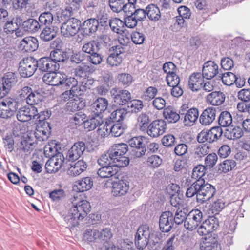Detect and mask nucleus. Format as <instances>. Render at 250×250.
Segmentation results:
<instances>
[{
	"instance_id": "obj_1",
	"label": "nucleus",
	"mask_w": 250,
	"mask_h": 250,
	"mask_svg": "<svg viewBox=\"0 0 250 250\" xmlns=\"http://www.w3.org/2000/svg\"><path fill=\"white\" fill-rule=\"evenodd\" d=\"M71 206L69 209L64 219L68 227L72 228L78 225L89 212L90 205L86 201L82 200L78 196H74L70 199Z\"/></svg>"
},
{
	"instance_id": "obj_2",
	"label": "nucleus",
	"mask_w": 250,
	"mask_h": 250,
	"mask_svg": "<svg viewBox=\"0 0 250 250\" xmlns=\"http://www.w3.org/2000/svg\"><path fill=\"white\" fill-rule=\"evenodd\" d=\"M108 151L111 156L112 163L119 168L125 167L129 164V158L124 156L128 151L127 144L125 143L114 144Z\"/></svg>"
},
{
	"instance_id": "obj_3",
	"label": "nucleus",
	"mask_w": 250,
	"mask_h": 250,
	"mask_svg": "<svg viewBox=\"0 0 250 250\" xmlns=\"http://www.w3.org/2000/svg\"><path fill=\"white\" fill-rule=\"evenodd\" d=\"M36 59L29 57L23 58L19 63L18 71L20 75L23 78L32 76L37 70Z\"/></svg>"
},
{
	"instance_id": "obj_4",
	"label": "nucleus",
	"mask_w": 250,
	"mask_h": 250,
	"mask_svg": "<svg viewBox=\"0 0 250 250\" xmlns=\"http://www.w3.org/2000/svg\"><path fill=\"white\" fill-rule=\"evenodd\" d=\"M18 108V103L14 99L7 98L0 103V117L10 118Z\"/></svg>"
},
{
	"instance_id": "obj_5",
	"label": "nucleus",
	"mask_w": 250,
	"mask_h": 250,
	"mask_svg": "<svg viewBox=\"0 0 250 250\" xmlns=\"http://www.w3.org/2000/svg\"><path fill=\"white\" fill-rule=\"evenodd\" d=\"M150 237L151 230L147 225L140 227L135 236V243L137 248L140 250H143L148 245Z\"/></svg>"
},
{
	"instance_id": "obj_6",
	"label": "nucleus",
	"mask_w": 250,
	"mask_h": 250,
	"mask_svg": "<svg viewBox=\"0 0 250 250\" xmlns=\"http://www.w3.org/2000/svg\"><path fill=\"white\" fill-rule=\"evenodd\" d=\"M199 181L197 202L203 203L209 201L213 197L215 193V188L211 184L205 183L204 179H200Z\"/></svg>"
},
{
	"instance_id": "obj_7",
	"label": "nucleus",
	"mask_w": 250,
	"mask_h": 250,
	"mask_svg": "<svg viewBox=\"0 0 250 250\" xmlns=\"http://www.w3.org/2000/svg\"><path fill=\"white\" fill-rule=\"evenodd\" d=\"M80 24V20L72 17L62 24L61 33L65 37H73L79 32Z\"/></svg>"
},
{
	"instance_id": "obj_8",
	"label": "nucleus",
	"mask_w": 250,
	"mask_h": 250,
	"mask_svg": "<svg viewBox=\"0 0 250 250\" xmlns=\"http://www.w3.org/2000/svg\"><path fill=\"white\" fill-rule=\"evenodd\" d=\"M110 54L107 58V63L111 66H118L123 61L125 49L121 45L112 46L110 49Z\"/></svg>"
},
{
	"instance_id": "obj_9",
	"label": "nucleus",
	"mask_w": 250,
	"mask_h": 250,
	"mask_svg": "<svg viewBox=\"0 0 250 250\" xmlns=\"http://www.w3.org/2000/svg\"><path fill=\"white\" fill-rule=\"evenodd\" d=\"M203 213L199 209H194L188 214L184 222L185 228L192 231L196 229L202 221Z\"/></svg>"
},
{
	"instance_id": "obj_10",
	"label": "nucleus",
	"mask_w": 250,
	"mask_h": 250,
	"mask_svg": "<svg viewBox=\"0 0 250 250\" xmlns=\"http://www.w3.org/2000/svg\"><path fill=\"white\" fill-rule=\"evenodd\" d=\"M167 128V124L163 120H157L151 123L146 130L147 134L151 137L156 138L162 135Z\"/></svg>"
},
{
	"instance_id": "obj_11",
	"label": "nucleus",
	"mask_w": 250,
	"mask_h": 250,
	"mask_svg": "<svg viewBox=\"0 0 250 250\" xmlns=\"http://www.w3.org/2000/svg\"><path fill=\"white\" fill-rule=\"evenodd\" d=\"M145 137L142 136L134 137L128 140V144L131 147L134 148L132 152L133 155L137 158H139L144 155L146 148L143 143Z\"/></svg>"
},
{
	"instance_id": "obj_12",
	"label": "nucleus",
	"mask_w": 250,
	"mask_h": 250,
	"mask_svg": "<svg viewBox=\"0 0 250 250\" xmlns=\"http://www.w3.org/2000/svg\"><path fill=\"white\" fill-rule=\"evenodd\" d=\"M174 223V216L171 211H165L162 213L159 219V227L162 232L170 231Z\"/></svg>"
},
{
	"instance_id": "obj_13",
	"label": "nucleus",
	"mask_w": 250,
	"mask_h": 250,
	"mask_svg": "<svg viewBox=\"0 0 250 250\" xmlns=\"http://www.w3.org/2000/svg\"><path fill=\"white\" fill-rule=\"evenodd\" d=\"M111 93L114 102L119 105H123L128 104L131 99V93L125 89L114 88Z\"/></svg>"
},
{
	"instance_id": "obj_14",
	"label": "nucleus",
	"mask_w": 250,
	"mask_h": 250,
	"mask_svg": "<svg viewBox=\"0 0 250 250\" xmlns=\"http://www.w3.org/2000/svg\"><path fill=\"white\" fill-rule=\"evenodd\" d=\"M68 79H66L65 74L56 72V71H54L52 68L49 69V72H48V85L52 87L48 90L51 91L53 88V86H58L59 84H62L67 82Z\"/></svg>"
},
{
	"instance_id": "obj_15",
	"label": "nucleus",
	"mask_w": 250,
	"mask_h": 250,
	"mask_svg": "<svg viewBox=\"0 0 250 250\" xmlns=\"http://www.w3.org/2000/svg\"><path fill=\"white\" fill-rule=\"evenodd\" d=\"M65 57L61 49L57 50H51L50 57H48V72L49 69L52 68L54 71H57L59 68V65L57 62H64Z\"/></svg>"
},
{
	"instance_id": "obj_16",
	"label": "nucleus",
	"mask_w": 250,
	"mask_h": 250,
	"mask_svg": "<svg viewBox=\"0 0 250 250\" xmlns=\"http://www.w3.org/2000/svg\"><path fill=\"white\" fill-rule=\"evenodd\" d=\"M202 74L203 76L208 80L211 79L215 76L218 77V75L220 74L218 65L213 61L206 62L203 66Z\"/></svg>"
},
{
	"instance_id": "obj_17",
	"label": "nucleus",
	"mask_w": 250,
	"mask_h": 250,
	"mask_svg": "<svg viewBox=\"0 0 250 250\" xmlns=\"http://www.w3.org/2000/svg\"><path fill=\"white\" fill-rule=\"evenodd\" d=\"M112 194L115 197H121L125 195L129 188L128 183L124 180H118L112 183Z\"/></svg>"
},
{
	"instance_id": "obj_18",
	"label": "nucleus",
	"mask_w": 250,
	"mask_h": 250,
	"mask_svg": "<svg viewBox=\"0 0 250 250\" xmlns=\"http://www.w3.org/2000/svg\"><path fill=\"white\" fill-rule=\"evenodd\" d=\"M203 75L200 72H194L189 77L188 86L193 91H197L201 89L204 83Z\"/></svg>"
},
{
	"instance_id": "obj_19",
	"label": "nucleus",
	"mask_w": 250,
	"mask_h": 250,
	"mask_svg": "<svg viewBox=\"0 0 250 250\" xmlns=\"http://www.w3.org/2000/svg\"><path fill=\"white\" fill-rule=\"evenodd\" d=\"M36 112H37V109L34 107H31V108L23 107L19 110L17 114V118L20 122H27L32 118H35Z\"/></svg>"
},
{
	"instance_id": "obj_20",
	"label": "nucleus",
	"mask_w": 250,
	"mask_h": 250,
	"mask_svg": "<svg viewBox=\"0 0 250 250\" xmlns=\"http://www.w3.org/2000/svg\"><path fill=\"white\" fill-rule=\"evenodd\" d=\"M200 248L201 250H220L217 239L212 235L203 238Z\"/></svg>"
},
{
	"instance_id": "obj_21",
	"label": "nucleus",
	"mask_w": 250,
	"mask_h": 250,
	"mask_svg": "<svg viewBox=\"0 0 250 250\" xmlns=\"http://www.w3.org/2000/svg\"><path fill=\"white\" fill-rule=\"evenodd\" d=\"M216 110L213 107L206 108L200 116V123L204 125H210L215 120Z\"/></svg>"
},
{
	"instance_id": "obj_22",
	"label": "nucleus",
	"mask_w": 250,
	"mask_h": 250,
	"mask_svg": "<svg viewBox=\"0 0 250 250\" xmlns=\"http://www.w3.org/2000/svg\"><path fill=\"white\" fill-rule=\"evenodd\" d=\"M108 105V101L105 98L99 97L91 105V110L94 114L99 116L107 109Z\"/></svg>"
},
{
	"instance_id": "obj_23",
	"label": "nucleus",
	"mask_w": 250,
	"mask_h": 250,
	"mask_svg": "<svg viewBox=\"0 0 250 250\" xmlns=\"http://www.w3.org/2000/svg\"><path fill=\"white\" fill-rule=\"evenodd\" d=\"M38 40L34 37H26L23 39L20 43V48L26 52H32L38 47Z\"/></svg>"
},
{
	"instance_id": "obj_24",
	"label": "nucleus",
	"mask_w": 250,
	"mask_h": 250,
	"mask_svg": "<svg viewBox=\"0 0 250 250\" xmlns=\"http://www.w3.org/2000/svg\"><path fill=\"white\" fill-rule=\"evenodd\" d=\"M62 155L59 153L52 156L48 160V173H56L60 169L62 165Z\"/></svg>"
},
{
	"instance_id": "obj_25",
	"label": "nucleus",
	"mask_w": 250,
	"mask_h": 250,
	"mask_svg": "<svg viewBox=\"0 0 250 250\" xmlns=\"http://www.w3.org/2000/svg\"><path fill=\"white\" fill-rule=\"evenodd\" d=\"M83 32L88 36H91L95 33L99 27L98 20L95 18H90L85 21L83 24Z\"/></svg>"
},
{
	"instance_id": "obj_26",
	"label": "nucleus",
	"mask_w": 250,
	"mask_h": 250,
	"mask_svg": "<svg viewBox=\"0 0 250 250\" xmlns=\"http://www.w3.org/2000/svg\"><path fill=\"white\" fill-rule=\"evenodd\" d=\"M225 95L221 91H214L208 94L206 98L208 104L212 105L218 106L221 105L225 101Z\"/></svg>"
},
{
	"instance_id": "obj_27",
	"label": "nucleus",
	"mask_w": 250,
	"mask_h": 250,
	"mask_svg": "<svg viewBox=\"0 0 250 250\" xmlns=\"http://www.w3.org/2000/svg\"><path fill=\"white\" fill-rule=\"evenodd\" d=\"M199 117L198 110L196 108H192L188 110L184 114L183 124L185 126H191L197 121Z\"/></svg>"
},
{
	"instance_id": "obj_28",
	"label": "nucleus",
	"mask_w": 250,
	"mask_h": 250,
	"mask_svg": "<svg viewBox=\"0 0 250 250\" xmlns=\"http://www.w3.org/2000/svg\"><path fill=\"white\" fill-rule=\"evenodd\" d=\"M46 97V93L42 89L37 91H32L28 97H26V103L31 105L37 104L43 100Z\"/></svg>"
},
{
	"instance_id": "obj_29",
	"label": "nucleus",
	"mask_w": 250,
	"mask_h": 250,
	"mask_svg": "<svg viewBox=\"0 0 250 250\" xmlns=\"http://www.w3.org/2000/svg\"><path fill=\"white\" fill-rule=\"evenodd\" d=\"M119 168L114 164L111 166H102L97 171L98 175L101 178H105L113 176L117 174Z\"/></svg>"
},
{
	"instance_id": "obj_30",
	"label": "nucleus",
	"mask_w": 250,
	"mask_h": 250,
	"mask_svg": "<svg viewBox=\"0 0 250 250\" xmlns=\"http://www.w3.org/2000/svg\"><path fill=\"white\" fill-rule=\"evenodd\" d=\"M243 135L242 129L238 126H229L224 132V136L229 140H235Z\"/></svg>"
},
{
	"instance_id": "obj_31",
	"label": "nucleus",
	"mask_w": 250,
	"mask_h": 250,
	"mask_svg": "<svg viewBox=\"0 0 250 250\" xmlns=\"http://www.w3.org/2000/svg\"><path fill=\"white\" fill-rule=\"evenodd\" d=\"M163 114L165 120L170 123H176L180 118V115L177 113L174 108L171 106L165 108L163 110Z\"/></svg>"
},
{
	"instance_id": "obj_32",
	"label": "nucleus",
	"mask_w": 250,
	"mask_h": 250,
	"mask_svg": "<svg viewBox=\"0 0 250 250\" xmlns=\"http://www.w3.org/2000/svg\"><path fill=\"white\" fill-rule=\"evenodd\" d=\"M87 167V164L83 160H79L74 165L71 166L67 172L70 175L76 176L84 171Z\"/></svg>"
},
{
	"instance_id": "obj_33",
	"label": "nucleus",
	"mask_w": 250,
	"mask_h": 250,
	"mask_svg": "<svg viewBox=\"0 0 250 250\" xmlns=\"http://www.w3.org/2000/svg\"><path fill=\"white\" fill-rule=\"evenodd\" d=\"M22 20L21 17L13 18L10 21H7L4 26V31L7 34L13 33L18 29V27H21Z\"/></svg>"
},
{
	"instance_id": "obj_34",
	"label": "nucleus",
	"mask_w": 250,
	"mask_h": 250,
	"mask_svg": "<svg viewBox=\"0 0 250 250\" xmlns=\"http://www.w3.org/2000/svg\"><path fill=\"white\" fill-rule=\"evenodd\" d=\"M150 122L149 116L146 113H141L137 118V127L143 132L146 131Z\"/></svg>"
},
{
	"instance_id": "obj_35",
	"label": "nucleus",
	"mask_w": 250,
	"mask_h": 250,
	"mask_svg": "<svg viewBox=\"0 0 250 250\" xmlns=\"http://www.w3.org/2000/svg\"><path fill=\"white\" fill-rule=\"evenodd\" d=\"M2 83L9 90L16 84L18 79L15 73L9 72L5 74Z\"/></svg>"
},
{
	"instance_id": "obj_36",
	"label": "nucleus",
	"mask_w": 250,
	"mask_h": 250,
	"mask_svg": "<svg viewBox=\"0 0 250 250\" xmlns=\"http://www.w3.org/2000/svg\"><path fill=\"white\" fill-rule=\"evenodd\" d=\"M78 191L83 192L89 190L93 186V181L90 177H86L76 182Z\"/></svg>"
},
{
	"instance_id": "obj_37",
	"label": "nucleus",
	"mask_w": 250,
	"mask_h": 250,
	"mask_svg": "<svg viewBox=\"0 0 250 250\" xmlns=\"http://www.w3.org/2000/svg\"><path fill=\"white\" fill-rule=\"evenodd\" d=\"M21 25L24 30L30 32L37 31L41 26L37 20L32 18L22 22Z\"/></svg>"
},
{
	"instance_id": "obj_38",
	"label": "nucleus",
	"mask_w": 250,
	"mask_h": 250,
	"mask_svg": "<svg viewBox=\"0 0 250 250\" xmlns=\"http://www.w3.org/2000/svg\"><path fill=\"white\" fill-rule=\"evenodd\" d=\"M146 14L148 18L151 21H158L161 17L159 8L155 5L151 4L146 7Z\"/></svg>"
},
{
	"instance_id": "obj_39",
	"label": "nucleus",
	"mask_w": 250,
	"mask_h": 250,
	"mask_svg": "<svg viewBox=\"0 0 250 250\" xmlns=\"http://www.w3.org/2000/svg\"><path fill=\"white\" fill-rule=\"evenodd\" d=\"M109 25L111 30L118 34H122L125 30L124 21L117 18L111 19Z\"/></svg>"
},
{
	"instance_id": "obj_40",
	"label": "nucleus",
	"mask_w": 250,
	"mask_h": 250,
	"mask_svg": "<svg viewBox=\"0 0 250 250\" xmlns=\"http://www.w3.org/2000/svg\"><path fill=\"white\" fill-rule=\"evenodd\" d=\"M218 122L222 127H229L232 123V117L231 114L227 111L222 112L218 118Z\"/></svg>"
},
{
	"instance_id": "obj_41",
	"label": "nucleus",
	"mask_w": 250,
	"mask_h": 250,
	"mask_svg": "<svg viewBox=\"0 0 250 250\" xmlns=\"http://www.w3.org/2000/svg\"><path fill=\"white\" fill-rule=\"evenodd\" d=\"M99 231L94 229H86L83 235V240L88 242H97L99 239Z\"/></svg>"
},
{
	"instance_id": "obj_42",
	"label": "nucleus",
	"mask_w": 250,
	"mask_h": 250,
	"mask_svg": "<svg viewBox=\"0 0 250 250\" xmlns=\"http://www.w3.org/2000/svg\"><path fill=\"white\" fill-rule=\"evenodd\" d=\"M100 43L92 40L84 43L82 47V51L90 55L95 52H99Z\"/></svg>"
},
{
	"instance_id": "obj_43",
	"label": "nucleus",
	"mask_w": 250,
	"mask_h": 250,
	"mask_svg": "<svg viewBox=\"0 0 250 250\" xmlns=\"http://www.w3.org/2000/svg\"><path fill=\"white\" fill-rule=\"evenodd\" d=\"M218 78L220 79L222 83L226 85H231L236 81V75L230 72L220 73L218 75Z\"/></svg>"
},
{
	"instance_id": "obj_44",
	"label": "nucleus",
	"mask_w": 250,
	"mask_h": 250,
	"mask_svg": "<svg viewBox=\"0 0 250 250\" xmlns=\"http://www.w3.org/2000/svg\"><path fill=\"white\" fill-rule=\"evenodd\" d=\"M127 114L126 110L124 108L117 109L111 113L109 118L113 122H120L126 117Z\"/></svg>"
},
{
	"instance_id": "obj_45",
	"label": "nucleus",
	"mask_w": 250,
	"mask_h": 250,
	"mask_svg": "<svg viewBox=\"0 0 250 250\" xmlns=\"http://www.w3.org/2000/svg\"><path fill=\"white\" fill-rule=\"evenodd\" d=\"M188 214V210L183 208H177L174 217V221L177 225L182 224L185 221Z\"/></svg>"
},
{
	"instance_id": "obj_46",
	"label": "nucleus",
	"mask_w": 250,
	"mask_h": 250,
	"mask_svg": "<svg viewBox=\"0 0 250 250\" xmlns=\"http://www.w3.org/2000/svg\"><path fill=\"white\" fill-rule=\"evenodd\" d=\"M158 93L157 89L154 86H149L143 91L141 98L145 101L149 102L153 99Z\"/></svg>"
},
{
	"instance_id": "obj_47",
	"label": "nucleus",
	"mask_w": 250,
	"mask_h": 250,
	"mask_svg": "<svg viewBox=\"0 0 250 250\" xmlns=\"http://www.w3.org/2000/svg\"><path fill=\"white\" fill-rule=\"evenodd\" d=\"M197 141L200 143H211L215 141L211 131H202L198 134L197 137Z\"/></svg>"
},
{
	"instance_id": "obj_48",
	"label": "nucleus",
	"mask_w": 250,
	"mask_h": 250,
	"mask_svg": "<svg viewBox=\"0 0 250 250\" xmlns=\"http://www.w3.org/2000/svg\"><path fill=\"white\" fill-rule=\"evenodd\" d=\"M72 86L70 91L71 92L72 97L78 96L82 94V91L80 90V87L77 85V81L74 78H70L67 80L66 85L68 86Z\"/></svg>"
},
{
	"instance_id": "obj_49",
	"label": "nucleus",
	"mask_w": 250,
	"mask_h": 250,
	"mask_svg": "<svg viewBox=\"0 0 250 250\" xmlns=\"http://www.w3.org/2000/svg\"><path fill=\"white\" fill-rule=\"evenodd\" d=\"M210 147L207 145H200L194 149V155L195 158L201 159L209 152Z\"/></svg>"
},
{
	"instance_id": "obj_50",
	"label": "nucleus",
	"mask_w": 250,
	"mask_h": 250,
	"mask_svg": "<svg viewBox=\"0 0 250 250\" xmlns=\"http://www.w3.org/2000/svg\"><path fill=\"white\" fill-rule=\"evenodd\" d=\"M96 116V117L84 121V127L85 129H87L88 131L93 130L98 126L100 123H102V118L100 116Z\"/></svg>"
},
{
	"instance_id": "obj_51",
	"label": "nucleus",
	"mask_w": 250,
	"mask_h": 250,
	"mask_svg": "<svg viewBox=\"0 0 250 250\" xmlns=\"http://www.w3.org/2000/svg\"><path fill=\"white\" fill-rule=\"evenodd\" d=\"M126 126L121 123H117L112 125L110 124V134L114 137H119L124 133Z\"/></svg>"
},
{
	"instance_id": "obj_52",
	"label": "nucleus",
	"mask_w": 250,
	"mask_h": 250,
	"mask_svg": "<svg viewBox=\"0 0 250 250\" xmlns=\"http://www.w3.org/2000/svg\"><path fill=\"white\" fill-rule=\"evenodd\" d=\"M97 131L99 135L104 138L110 134V124L107 122L104 123L102 119V123L98 125Z\"/></svg>"
},
{
	"instance_id": "obj_53",
	"label": "nucleus",
	"mask_w": 250,
	"mask_h": 250,
	"mask_svg": "<svg viewBox=\"0 0 250 250\" xmlns=\"http://www.w3.org/2000/svg\"><path fill=\"white\" fill-rule=\"evenodd\" d=\"M34 147V143L30 138L22 139L20 146V149L26 153H30L33 149Z\"/></svg>"
},
{
	"instance_id": "obj_54",
	"label": "nucleus",
	"mask_w": 250,
	"mask_h": 250,
	"mask_svg": "<svg viewBox=\"0 0 250 250\" xmlns=\"http://www.w3.org/2000/svg\"><path fill=\"white\" fill-rule=\"evenodd\" d=\"M4 4H9L12 2V5L15 10H22L25 9L28 4L29 0H4Z\"/></svg>"
},
{
	"instance_id": "obj_55",
	"label": "nucleus",
	"mask_w": 250,
	"mask_h": 250,
	"mask_svg": "<svg viewBox=\"0 0 250 250\" xmlns=\"http://www.w3.org/2000/svg\"><path fill=\"white\" fill-rule=\"evenodd\" d=\"M83 104L82 101L75 99L71 100L66 104V108L68 111L75 112L81 109L83 107Z\"/></svg>"
},
{
	"instance_id": "obj_56",
	"label": "nucleus",
	"mask_w": 250,
	"mask_h": 250,
	"mask_svg": "<svg viewBox=\"0 0 250 250\" xmlns=\"http://www.w3.org/2000/svg\"><path fill=\"white\" fill-rule=\"evenodd\" d=\"M203 222L210 232L216 229L219 226L218 219L214 216L209 217Z\"/></svg>"
},
{
	"instance_id": "obj_57",
	"label": "nucleus",
	"mask_w": 250,
	"mask_h": 250,
	"mask_svg": "<svg viewBox=\"0 0 250 250\" xmlns=\"http://www.w3.org/2000/svg\"><path fill=\"white\" fill-rule=\"evenodd\" d=\"M206 173V167L203 165H198L192 170V178L197 180L204 179L202 177Z\"/></svg>"
},
{
	"instance_id": "obj_58",
	"label": "nucleus",
	"mask_w": 250,
	"mask_h": 250,
	"mask_svg": "<svg viewBox=\"0 0 250 250\" xmlns=\"http://www.w3.org/2000/svg\"><path fill=\"white\" fill-rule=\"evenodd\" d=\"M199 184V180H196V181L195 182H194L190 186V187L187 189L186 193V196L188 198H191L196 195V198L197 199V195H198Z\"/></svg>"
},
{
	"instance_id": "obj_59",
	"label": "nucleus",
	"mask_w": 250,
	"mask_h": 250,
	"mask_svg": "<svg viewBox=\"0 0 250 250\" xmlns=\"http://www.w3.org/2000/svg\"><path fill=\"white\" fill-rule=\"evenodd\" d=\"M128 107L134 113L140 112L144 107L143 102L140 100H133L128 103Z\"/></svg>"
},
{
	"instance_id": "obj_60",
	"label": "nucleus",
	"mask_w": 250,
	"mask_h": 250,
	"mask_svg": "<svg viewBox=\"0 0 250 250\" xmlns=\"http://www.w3.org/2000/svg\"><path fill=\"white\" fill-rule=\"evenodd\" d=\"M236 166V162L234 160L227 159L224 161L220 165V170L224 173L231 170Z\"/></svg>"
},
{
	"instance_id": "obj_61",
	"label": "nucleus",
	"mask_w": 250,
	"mask_h": 250,
	"mask_svg": "<svg viewBox=\"0 0 250 250\" xmlns=\"http://www.w3.org/2000/svg\"><path fill=\"white\" fill-rule=\"evenodd\" d=\"M65 196V193L62 189H55L49 193V197L53 201H59L63 199Z\"/></svg>"
},
{
	"instance_id": "obj_62",
	"label": "nucleus",
	"mask_w": 250,
	"mask_h": 250,
	"mask_svg": "<svg viewBox=\"0 0 250 250\" xmlns=\"http://www.w3.org/2000/svg\"><path fill=\"white\" fill-rule=\"evenodd\" d=\"M162 162V160L159 156L156 155H153L148 158L146 164L148 166L155 168L159 167L161 165Z\"/></svg>"
},
{
	"instance_id": "obj_63",
	"label": "nucleus",
	"mask_w": 250,
	"mask_h": 250,
	"mask_svg": "<svg viewBox=\"0 0 250 250\" xmlns=\"http://www.w3.org/2000/svg\"><path fill=\"white\" fill-rule=\"evenodd\" d=\"M111 162H112V160L109 151L102 155L98 160V164L101 166H111Z\"/></svg>"
},
{
	"instance_id": "obj_64",
	"label": "nucleus",
	"mask_w": 250,
	"mask_h": 250,
	"mask_svg": "<svg viewBox=\"0 0 250 250\" xmlns=\"http://www.w3.org/2000/svg\"><path fill=\"white\" fill-rule=\"evenodd\" d=\"M239 100L244 102L250 101V89H242L240 90L237 94Z\"/></svg>"
}]
</instances>
